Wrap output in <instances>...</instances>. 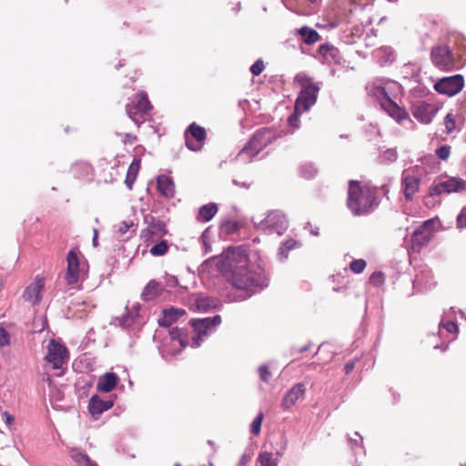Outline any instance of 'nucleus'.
<instances>
[{"label":"nucleus","instance_id":"obj_1","mask_svg":"<svg viewBox=\"0 0 466 466\" xmlns=\"http://www.w3.org/2000/svg\"><path fill=\"white\" fill-rule=\"evenodd\" d=\"M217 267L232 286L246 291L247 297L268 285L261 273L248 268V257L239 248H228L218 260Z\"/></svg>","mask_w":466,"mask_h":466},{"label":"nucleus","instance_id":"obj_2","mask_svg":"<svg viewBox=\"0 0 466 466\" xmlns=\"http://www.w3.org/2000/svg\"><path fill=\"white\" fill-rule=\"evenodd\" d=\"M376 188L368 183L351 179V211L355 216H364L376 206Z\"/></svg>","mask_w":466,"mask_h":466},{"label":"nucleus","instance_id":"obj_3","mask_svg":"<svg viewBox=\"0 0 466 466\" xmlns=\"http://www.w3.org/2000/svg\"><path fill=\"white\" fill-rule=\"evenodd\" d=\"M275 139L274 132L269 128L258 129L248 143L238 153V158L242 162H249L264 147Z\"/></svg>","mask_w":466,"mask_h":466},{"label":"nucleus","instance_id":"obj_4","mask_svg":"<svg viewBox=\"0 0 466 466\" xmlns=\"http://www.w3.org/2000/svg\"><path fill=\"white\" fill-rule=\"evenodd\" d=\"M296 80L300 83L302 89L296 100L295 111L296 113H303L316 103L319 87L305 75H298Z\"/></svg>","mask_w":466,"mask_h":466},{"label":"nucleus","instance_id":"obj_5","mask_svg":"<svg viewBox=\"0 0 466 466\" xmlns=\"http://www.w3.org/2000/svg\"><path fill=\"white\" fill-rule=\"evenodd\" d=\"M254 226L268 233H277L281 236L288 228V220L283 213L273 210L268 213L265 218H253Z\"/></svg>","mask_w":466,"mask_h":466},{"label":"nucleus","instance_id":"obj_6","mask_svg":"<svg viewBox=\"0 0 466 466\" xmlns=\"http://www.w3.org/2000/svg\"><path fill=\"white\" fill-rule=\"evenodd\" d=\"M466 189V181L461 177H448L445 179L439 178L430 187V196L461 192Z\"/></svg>","mask_w":466,"mask_h":466},{"label":"nucleus","instance_id":"obj_7","mask_svg":"<svg viewBox=\"0 0 466 466\" xmlns=\"http://www.w3.org/2000/svg\"><path fill=\"white\" fill-rule=\"evenodd\" d=\"M367 88L382 106L383 101L390 100L394 92L400 88V86L398 83L389 80V78H375L372 83L368 85Z\"/></svg>","mask_w":466,"mask_h":466},{"label":"nucleus","instance_id":"obj_8","mask_svg":"<svg viewBox=\"0 0 466 466\" xmlns=\"http://www.w3.org/2000/svg\"><path fill=\"white\" fill-rule=\"evenodd\" d=\"M46 350L45 360L52 366V369L60 370L67 363L69 352L62 343L51 339L46 346Z\"/></svg>","mask_w":466,"mask_h":466},{"label":"nucleus","instance_id":"obj_9","mask_svg":"<svg viewBox=\"0 0 466 466\" xmlns=\"http://www.w3.org/2000/svg\"><path fill=\"white\" fill-rule=\"evenodd\" d=\"M431 62L441 71H451L456 67V58L447 46H438L431 49Z\"/></svg>","mask_w":466,"mask_h":466},{"label":"nucleus","instance_id":"obj_10","mask_svg":"<svg viewBox=\"0 0 466 466\" xmlns=\"http://www.w3.org/2000/svg\"><path fill=\"white\" fill-rule=\"evenodd\" d=\"M152 106L146 93H139L134 101L127 105L128 116L139 126L144 121V116L147 115Z\"/></svg>","mask_w":466,"mask_h":466},{"label":"nucleus","instance_id":"obj_11","mask_svg":"<svg viewBox=\"0 0 466 466\" xmlns=\"http://www.w3.org/2000/svg\"><path fill=\"white\" fill-rule=\"evenodd\" d=\"M464 78L461 74L439 78L434 85V89L441 95L452 97L464 87Z\"/></svg>","mask_w":466,"mask_h":466},{"label":"nucleus","instance_id":"obj_12","mask_svg":"<svg viewBox=\"0 0 466 466\" xmlns=\"http://www.w3.org/2000/svg\"><path fill=\"white\" fill-rule=\"evenodd\" d=\"M66 261V280L68 285L76 284L86 274L85 265H80L77 254L74 250L68 252Z\"/></svg>","mask_w":466,"mask_h":466},{"label":"nucleus","instance_id":"obj_13","mask_svg":"<svg viewBox=\"0 0 466 466\" xmlns=\"http://www.w3.org/2000/svg\"><path fill=\"white\" fill-rule=\"evenodd\" d=\"M206 138V129L196 123H192L185 132L186 146L192 151L201 150Z\"/></svg>","mask_w":466,"mask_h":466},{"label":"nucleus","instance_id":"obj_14","mask_svg":"<svg viewBox=\"0 0 466 466\" xmlns=\"http://www.w3.org/2000/svg\"><path fill=\"white\" fill-rule=\"evenodd\" d=\"M439 109V106L435 104L418 101L411 106V114L419 122L427 125L433 120Z\"/></svg>","mask_w":466,"mask_h":466},{"label":"nucleus","instance_id":"obj_15","mask_svg":"<svg viewBox=\"0 0 466 466\" xmlns=\"http://www.w3.org/2000/svg\"><path fill=\"white\" fill-rule=\"evenodd\" d=\"M191 322L192 327L197 333V337L194 339V345L198 347L202 339L220 324L221 318L217 315L213 318L193 319Z\"/></svg>","mask_w":466,"mask_h":466},{"label":"nucleus","instance_id":"obj_16","mask_svg":"<svg viewBox=\"0 0 466 466\" xmlns=\"http://www.w3.org/2000/svg\"><path fill=\"white\" fill-rule=\"evenodd\" d=\"M434 236V221L426 220L421 226L416 228L411 236L412 246L421 248L429 243Z\"/></svg>","mask_w":466,"mask_h":466},{"label":"nucleus","instance_id":"obj_17","mask_svg":"<svg viewBox=\"0 0 466 466\" xmlns=\"http://www.w3.org/2000/svg\"><path fill=\"white\" fill-rule=\"evenodd\" d=\"M380 106L383 110H385L390 117L398 123L409 119V113L407 109L396 104L392 97L390 100H384L382 106Z\"/></svg>","mask_w":466,"mask_h":466},{"label":"nucleus","instance_id":"obj_18","mask_svg":"<svg viewBox=\"0 0 466 466\" xmlns=\"http://www.w3.org/2000/svg\"><path fill=\"white\" fill-rule=\"evenodd\" d=\"M45 286L43 278H36L35 280L30 284L24 291V298L25 300L37 304L40 302L42 298V291Z\"/></svg>","mask_w":466,"mask_h":466},{"label":"nucleus","instance_id":"obj_19","mask_svg":"<svg viewBox=\"0 0 466 466\" xmlns=\"http://www.w3.org/2000/svg\"><path fill=\"white\" fill-rule=\"evenodd\" d=\"M147 228L144 231L145 238L148 237L161 238L167 234L166 224L164 221L155 218L154 217L147 218Z\"/></svg>","mask_w":466,"mask_h":466},{"label":"nucleus","instance_id":"obj_20","mask_svg":"<svg viewBox=\"0 0 466 466\" xmlns=\"http://www.w3.org/2000/svg\"><path fill=\"white\" fill-rule=\"evenodd\" d=\"M305 392L304 385L301 383L295 384L283 397L281 407L284 410L290 409Z\"/></svg>","mask_w":466,"mask_h":466},{"label":"nucleus","instance_id":"obj_21","mask_svg":"<svg viewBox=\"0 0 466 466\" xmlns=\"http://www.w3.org/2000/svg\"><path fill=\"white\" fill-rule=\"evenodd\" d=\"M163 317L158 319L160 326L169 327L182 317L186 311L182 309L169 308L163 309Z\"/></svg>","mask_w":466,"mask_h":466},{"label":"nucleus","instance_id":"obj_22","mask_svg":"<svg viewBox=\"0 0 466 466\" xmlns=\"http://www.w3.org/2000/svg\"><path fill=\"white\" fill-rule=\"evenodd\" d=\"M402 186L406 200H411L413 195L419 190L420 178L416 176L406 174L402 178Z\"/></svg>","mask_w":466,"mask_h":466},{"label":"nucleus","instance_id":"obj_23","mask_svg":"<svg viewBox=\"0 0 466 466\" xmlns=\"http://www.w3.org/2000/svg\"><path fill=\"white\" fill-rule=\"evenodd\" d=\"M332 281L335 283L333 290L338 291L341 289H346L350 283L348 274V264L344 263L335 274L332 275Z\"/></svg>","mask_w":466,"mask_h":466},{"label":"nucleus","instance_id":"obj_24","mask_svg":"<svg viewBox=\"0 0 466 466\" xmlns=\"http://www.w3.org/2000/svg\"><path fill=\"white\" fill-rule=\"evenodd\" d=\"M157 190L162 196L167 198H172L175 196V184L170 177L161 175L157 178Z\"/></svg>","mask_w":466,"mask_h":466},{"label":"nucleus","instance_id":"obj_25","mask_svg":"<svg viewBox=\"0 0 466 466\" xmlns=\"http://www.w3.org/2000/svg\"><path fill=\"white\" fill-rule=\"evenodd\" d=\"M117 382V375L113 372H107L99 379L96 389L101 392L107 393L116 388Z\"/></svg>","mask_w":466,"mask_h":466},{"label":"nucleus","instance_id":"obj_26","mask_svg":"<svg viewBox=\"0 0 466 466\" xmlns=\"http://www.w3.org/2000/svg\"><path fill=\"white\" fill-rule=\"evenodd\" d=\"M112 406V400H103L97 396H93L89 401V411L92 415H99L104 411L108 410Z\"/></svg>","mask_w":466,"mask_h":466},{"label":"nucleus","instance_id":"obj_27","mask_svg":"<svg viewBox=\"0 0 466 466\" xmlns=\"http://www.w3.org/2000/svg\"><path fill=\"white\" fill-rule=\"evenodd\" d=\"M318 53L323 57V62L326 63H339V53L338 49L328 44L321 45Z\"/></svg>","mask_w":466,"mask_h":466},{"label":"nucleus","instance_id":"obj_28","mask_svg":"<svg viewBox=\"0 0 466 466\" xmlns=\"http://www.w3.org/2000/svg\"><path fill=\"white\" fill-rule=\"evenodd\" d=\"M69 456L78 466H97L86 453L77 448H72Z\"/></svg>","mask_w":466,"mask_h":466},{"label":"nucleus","instance_id":"obj_29","mask_svg":"<svg viewBox=\"0 0 466 466\" xmlns=\"http://www.w3.org/2000/svg\"><path fill=\"white\" fill-rule=\"evenodd\" d=\"M218 212V207L215 203H209L202 206L198 210V220L208 222L213 218Z\"/></svg>","mask_w":466,"mask_h":466},{"label":"nucleus","instance_id":"obj_30","mask_svg":"<svg viewBox=\"0 0 466 466\" xmlns=\"http://www.w3.org/2000/svg\"><path fill=\"white\" fill-rule=\"evenodd\" d=\"M140 167V159L139 158H134L132 163L130 164L127 174L126 177L125 183L128 189H132L133 184L137 178V176L138 174V170Z\"/></svg>","mask_w":466,"mask_h":466},{"label":"nucleus","instance_id":"obj_31","mask_svg":"<svg viewBox=\"0 0 466 466\" xmlns=\"http://www.w3.org/2000/svg\"><path fill=\"white\" fill-rule=\"evenodd\" d=\"M298 33L303 37L307 45H313L320 39L319 33L309 26H302L298 30Z\"/></svg>","mask_w":466,"mask_h":466},{"label":"nucleus","instance_id":"obj_32","mask_svg":"<svg viewBox=\"0 0 466 466\" xmlns=\"http://www.w3.org/2000/svg\"><path fill=\"white\" fill-rule=\"evenodd\" d=\"M300 247L299 242L289 238L286 240L279 248L278 257L280 261H284L289 257V251Z\"/></svg>","mask_w":466,"mask_h":466},{"label":"nucleus","instance_id":"obj_33","mask_svg":"<svg viewBox=\"0 0 466 466\" xmlns=\"http://www.w3.org/2000/svg\"><path fill=\"white\" fill-rule=\"evenodd\" d=\"M159 283L156 280H150L145 287L141 296L144 300H151L159 294Z\"/></svg>","mask_w":466,"mask_h":466},{"label":"nucleus","instance_id":"obj_34","mask_svg":"<svg viewBox=\"0 0 466 466\" xmlns=\"http://www.w3.org/2000/svg\"><path fill=\"white\" fill-rule=\"evenodd\" d=\"M196 309L199 311H207L210 308L214 307V301L208 298H198L195 301Z\"/></svg>","mask_w":466,"mask_h":466},{"label":"nucleus","instance_id":"obj_35","mask_svg":"<svg viewBox=\"0 0 466 466\" xmlns=\"http://www.w3.org/2000/svg\"><path fill=\"white\" fill-rule=\"evenodd\" d=\"M258 461L261 466H278L276 459H274L273 455L268 451H264L259 454Z\"/></svg>","mask_w":466,"mask_h":466},{"label":"nucleus","instance_id":"obj_36","mask_svg":"<svg viewBox=\"0 0 466 466\" xmlns=\"http://www.w3.org/2000/svg\"><path fill=\"white\" fill-rule=\"evenodd\" d=\"M445 131L451 134L456 130V117L453 113H448L444 117Z\"/></svg>","mask_w":466,"mask_h":466},{"label":"nucleus","instance_id":"obj_37","mask_svg":"<svg viewBox=\"0 0 466 466\" xmlns=\"http://www.w3.org/2000/svg\"><path fill=\"white\" fill-rule=\"evenodd\" d=\"M168 250V246L166 240H162L159 243L154 245L150 249L149 252L153 256H163L165 255Z\"/></svg>","mask_w":466,"mask_h":466},{"label":"nucleus","instance_id":"obj_38","mask_svg":"<svg viewBox=\"0 0 466 466\" xmlns=\"http://www.w3.org/2000/svg\"><path fill=\"white\" fill-rule=\"evenodd\" d=\"M451 153V147L447 144L440 146L435 151L437 157L441 160H447L450 157Z\"/></svg>","mask_w":466,"mask_h":466},{"label":"nucleus","instance_id":"obj_39","mask_svg":"<svg viewBox=\"0 0 466 466\" xmlns=\"http://www.w3.org/2000/svg\"><path fill=\"white\" fill-rule=\"evenodd\" d=\"M135 309H136V312L134 313H131L129 315H126V316H123L120 319V325L123 327V328H128L130 327L134 321H135V319L137 315V310L139 309V305H135L134 306Z\"/></svg>","mask_w":466,"mask_h":466},{"label":"nucleus","instance_id":"obj_40","mask_svg":"<svg viewBox=\"0 0 466 466\" xmlns=\"http://www.w3.org/2000/svg\"><path fill=\"white\" fill-rule=\"evenodd\" d=\"M300 174L303 177L310 179L317 174V169L312 164H305L300 167Z\"/></svg>","mask_w":466,"mask_h":466},{"label":"nucleus","instance_id":"obj_41","mask_svg":"<svg viewBox=\"0 0 466 466\" xmlns=\"http://www.w3.org/2000/svg\"><path fill=\"white\" fill-rule=\"evenodd\" d=\"M169 335L172 339V340H177L179 341L180 345L184 348L186 347L187 343L185 342V339H183V331L179 329L177 327L171 328L169 329Z\"/></svg>","mask_w":466,"mask_h":466},{"label":"nucleus","instance_id":"obj_42","mask_svg":"<svg viewBox=\"0 0 466 466\" xmlns=\"http://www.w3.org/2000/svg\"><path fill=\"white\" fill-rule=\"evenodd\" d=\"M264 419V414L262 412H259L256 419L252 421L250 431L254 435H258L260 432L261 423Z\"/></svg>","mask_w":466,"mask_h":466},{"label":"nucleus","instance_id":"obj_43","mask_svg":"<svg viewBox=\"0 0 466 466\" xmlns=\"http://www.w3.org/2000/svg\"><path fill=\"white\" fill-rule=\"evenodd\" d=\"M366 265L367 263L364 259H355L351 261V272L360 274L365 269Z\"/></svg>","mask_w":466,"mask_h":466},{"label":"nucleus","instance_id":"obj_44","mask_svg":"<svg viewBox=\"0 0 466 466\" xmlns=\"http://www.w3.org/2000/svg\"><path fill=\"white\" fill-rule=\"evenodd\" d=\"M133 226V222L131 221H122L119 225L116 226V232L118 236H123L127 232V230Z\"/></svg>","mask_w":466,"mask_h":466},{"label":"nucleus","instance_id":"obj_45","mask_svg":"<svg viewBox=\"0 0 466 466\" xmlns=\"http://www.w3.org/2000/svg\"><path fill=\"white\" fill-rule=\"evenodd\" d=\"M265 66L261 59L257 60L251 66H250V72L254 76H259L261 72L264 70Z\"/></svg>","mask_w":466,"mask_h":466},{"label":"nucleus","instance_id":"obj_46","mask_svg":"<svg viewBox=\"0 0 466 466\" xmlns=\"http://www.w3.org/2000/svg\"><path fill=\"white\" fill-rule=\"evenodd\" d=\"M457 226L460 228H466V207L463 208L457 216Z\"/></svg>","mask_w":466,"mask_h":466},{"label":"nucleus","instance_id":"obj_47","mask_svg":"<svg viewBox=\"0 0 466 466\" xmlns=\"http://www.w3.org/2000/svg\"><path fill=\"white\" fill-rule=\"evenodd\" d=\"M258 371L261 380L268 382L271 377V373L268 370V367L266 365H262L259 367Z\"/></svg>","mask_w":466,"mask_h":466},{"label":"nucleus","instance_id":"obj_48","mask_svg":"<svg viewBox=\"0 0 466 466\" xmlns=\"http://www.w3.org/2000/svg\"><path fill=\"white\" fill-rule=\"evenodd\" d=\"M10 343V338L8 332L0 328V347L7 346Z\"/></svg>","mask_w":466,"mask_h":466},{"label":"nucleus","instance_id":"obj_49","mask_svg":"<svg viewBox=\"0 0 466 466\" xmlns=\"http://www.w3.org/2000/svg\"><path fill=\"white\" fill-rule=\"evenodd\" d=\"M370 281L375 285L379 286L383 281V274L381 272H374L370 277Z\"/></svg>","mask_w":466,"mask_h":466},{"label":"nucleus","instance_id":"obj_50","mask_svg":"<svg viewBox=\"0 0 466 466\" xmlns=\"http://www.w3.org/2000/svg\"><path fill=\"white\" fill-rule=\"evenodd\" d=\"M442 328L445 329L450 333H456L458 331V326L455 322L447 321L441 324Z\"/></svg>","mask_w":466,"mask_h":466},{"label":"nucleus","instance_id":"obj_51","mask_svg":"<svg viewBox=\"0 0 466 466\" xmlns=\"http://www.w3.org/2000/svg\"><path fill=\"white\" fill-rule=\"evenodd\" d=\"M2 417L5 420V422L6 423L7 426H11L15 421L14 416L7 411H3Z\"/></svg>","mask_w":466,"mask_h":466},{"label":"nucleus","instance_id":"obj_52","mask_svg":"<svg viewBox=\"0 0 466 466\" xmlns=\"http://www.w3.org/2000/svg\"><path fill=\"white\" fill-rule=\"evenodd\" d=\"M136 139H137V137L135 136H133V135H131L129 133H126L124 135L123 142L125 144H127V143L132 144V143L135 142Z\"/></svg>","mask_w":466,"mask_h":466},{"label":"nucleus","instance_id":"obj_53","mask_svg":"<svg viewBox=\"0 0 466 466\" xmlns=\"http://www.w3.org/2000/svg\"><path fill=\"white\" fill-rule=\"evenodd\" d=\"M297 114H298V113H296V112H295V114H294V115H292V116H290L289 117V123L290 124V126L295 127H299V125H298V121H299V119H298V116H297Z\"/></svg>","mask_w":466,"mask_h":466},{"label":"nucleus","instance_id":"obj_54","mask_svg":"<svg viewBox=\"0 0 466 466\" xmlns=\"http://www.w3.org/2000/svg\"><path fill=\"white\" fill-rule=\"evenodd\" d=\"M167 284L170 287H176L178 284V280L176 277L171 276L167 279Z\"/></svg>","mask_w":466,"mask_h":466},{"label":"nucleus","instance_id":"obj_55","mask_svg":"<svg viewBox=\"0 0 466 466\" xmlns=\"http://www.w3.org/2000/svg\"><path fill=\"white\" fill-rule=\"evenodd\" d=\"M224 227L227 228L228 231H233L237 229V224L235 222H228L224 224Z\"/></svg>","mask_w":466,"mask_h":466},{"label":"nucleus","instance_id":"obj_56","mask_svg":"<svg viewBox=\"0 0 466 466\" xmlns=\"http://www.w3.org/2000/svg\"><path fill=\"white\" fill-rule=\"evenodd\" d=\"M201 239H202L203 244L205 246V250H206V252H208L209 250L210 247L207 243V234H206V231L202 234Z\"/></svg>","mask_w":466,"mask_h":466},{"label":"nucleus","instance_id":"obj_57","mask_svg":"<svg viewBox=\"0 0 466 466\" xmlns=\"http://www.w3.org/2000/svg\"><path fill=\"white\" fill-rule=\"evenodd\" d=\"M248 459L249 458L248 455H246V454L242 455V457L239 460L238 466L245 465L248 462Z\"/></svg>","mask_w":466,"mask_h":466},{"label":"nucleus","instance_id":"obj_58","mask_svg":"<svg viewBox=\"0 0 466 466\" xmlns=\"http://www.w3.org/2000/svg\"><path fill=\"white\" fill-rule=\"evenodd\" d=\"M93 244H94V246L97 245V231L96 230H95V237L93 238Z\"/></svg>","mask_w":466,"mask_h":466},{"label":"nucleus","instance_id":"obj_59","mask_svg":"<svg viewBox=\"0 0 466 466\" xmlns=\"http://www.w3.org/2000/svg\"><path fill=\"white\" fill-rule=\"evenodd\" d=\"M318 230H319V228H316L315 229H311L310 232H311L312 235L318 236L319 235V231Z\"/></svg>","mask_w":466,"mask_h":466},{"label":"nucleus","instance_id":"obj_60","mask_svg":"<svg viewBox=\"0 0 466 466\" xmlns=\"http://www.w3.org/2000/svg\"><path fill=\"white\" fill-rule=\"evenodd\" d=\"M344 369L346 370V373L348 374L350 372V363H346Z\"/></svg>","mask_w":466,"mask_h":466},{"label":"nucleus","instance_id":"obj_61","mask_svg":"<svg viewBox=\"0 0 466 466\" xmlns=\"http://www.w3.org/2000/svg\"><path fill=\"white\" fill-rule=\"evenodd\" d=\"M45 380H47L49 383L51 382V379L49 375H46Z\"/></svg>","mask_w":466,"mask_h":466},{"label":"nucleus","instance_id":"obj_62","mask_svg":"<svg viewBox=\"0 0 466 466\" xmlns=\"http://www.w3.org/2000/svg\"><path fill=\"white\" fill-rule=\"evenodd\" d=\"M346 204L348 207H350V194L348 195V198L346 199Z\"/></svg>","mask_w":466,"mask_h":466},{"label":"nucleus","instance_id":"obj_63","mask_svg":"<svg viewBox=\"0 0 466 466\" xmlns=\"http://www.w3.org/2000/svg\"><path fill=\"white\" fill-rule=\"evenodd\" d=\"M241 187H247L248 186L246 185V183H243V184H241Z\"/></svg>","mask_w":466,"mask_h":466},{"label":"nucleus","instance_id":"obj_64","mask_svg":"<svg viewBox=\"0 0 466 466\" xmlns=\"http://www.w3.org/2000/svg\"><path fill=\"white\" fill-rule=\"evenodd\" d=\"M174 466H181L179 463H176Z\"/></svg>","mask_w":466,"mask_h":466}]
</instances>
